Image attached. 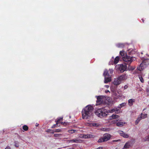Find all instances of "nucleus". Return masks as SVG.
<instances>
[{
    "mask_svg": "<svg viewBox=\"0 0 149 149\" xmlns=\"http://www.w3.org/2000/svg\"><path fill=\"white\" fill-rule=\"evenodd\" d=\"M126 105V103H122V104H120V105L119 107L120 108L122 107L125 106Z\"/></svg>",
    "mask_w": 149,
    "mask_h": 149,
    "instance_id": "31",
    "label": "nucleus"
},
{
    "mask_svg": "<svg viewBox=\"0 0 149 149\" xmlns=\"http://www.w3.org/2000/svg\"><path fill=\"white\" fill-rule=\"evenodd\" d=\"M125 46L124 43H118L116 45V46L118 48H123Z\"/></svg>",
    "mask_w": 149,
    "mask_h": 149,
    "instance_id": "16",
    "label": "nucleus"
},
{
    "mask_svg": "<svg viewBox=\"0 0 149 149\" xmlns=\"http://www.w3.org/2000/svg\"><path fill=\"white\" fill-rule=\"evenodd\" d=\"M116 125L118 127H122L123 125V123L121 122H118L116 123Z\"/></svg>",
    "mask_w": 149,
    "mask_h": 149,
    "instance_id": "20",
    "label": "nucleus"
},
{
    "mask_svg": "<svg viewBox=\"0 0 149 149\" xmlns=\"http://www.w3.org/2000/svg\"><path fill=\"white\" fill-rule=\"evenodd\" d=\"M118 78L121 82L122 81L126 79L127 78V77L125 74H123L119 76L118 77Z\"/></svg>",
    "mask_w": 149,
    "mask_h": 149,
    "instance_id": "10",
    "label": "nucleus"
},
{
    "mask_svg": "<svg viewBox=\"0 0 149 149\" xmlns=\"http://www.w3.org/2000/svg\"><path fill=\"white\" fill-rule=\"evenodd\" d=\"M141 115L142 116L143 118V119L146 117L147 115L146 114H143L142 113H141Z\"/></svg>",
    "mask_w": 149,
    "mask_h": 149,
    "instance_id": "29",
    "label": "nucleus"
},
{
    "mask_svg": "<svg viewBox=\"0 0 149 149\" xmlns=\"http://www.w3.org/2000/svg\"><path fill=\"white\" fill-rule=\"evenodd\" d=\"M128 87V86L127 85H125L124 86V89H127Z\"/></svg>",
    "mask_w": 149,
    "mask_h": 149,
    "instance_id": "38",
    "label": "nucleus"
},
{
    "mask_svg": "<svg viewBox=\"0 0 149 149\" xmlns=\"http://www.w3.org/2000/svg\"><path fill=\"white\" fill-rule=\"evenodd\" d=\"M139 77L140 80V81L142 83H143L144 82V80L143 77H141V76L140 75H139Z\"/></svg>",
    "mask_w": 149,
    "mask_h": 149,
    "instance_id": "25",
    "label": "nucleus"
},
{
    "mask_svg": "<svg viewBox=\"0 0 149 149\" xmlns=\"http://www.w3.org/2000/svg\"><path fill=\"white\" fill-rule=\"evenodd\" d=\"M105 86L107 88H108L109 87V85H105Z\"/></svg>",
    "mask_w": 149,
    "mask_h": 149,
    "instance_id": "41",
    "label": "nucleus"
},
{
    "mask_svg": "<svg viewBox=\"0 0 149 149\" xmlns=\"http://www.w3.org/2000/svg\"><path fill=\"white\" fill-rule=\"evenodd\" d=\"M47 132H50L51 133L53 134L54 133V131L53 130H50V129H48L47 131Z\"/></svg>",
    "mask_w": 149,
    "mask_h": 149,
    "instance_id": "30",
    "label": "nucleus"
},
{
    "mask_svg": "<svg viewBox=\"0 0 149 149\" xmlns=\"http://www.w3.org/2000/svg\"><path fill=\"white\" fill-rule=\"evenodd\" d=\"M111 111L112 112L116 111H117V109H113L111 110Z\"/></svg>",
    "mask_w": 149,
    "mask_h": 149,
    "instance_id": "35",
    "label": "nucleus"
},
{
    "mask_svg": "<svg viewBox=\"0 0 149 149\" xmlns=\"http://www.w3.org/2000/svg\"><path fill=\"white\" fill-rule=\"evenodd\" d=\"M118 141V140H114L113 141Z\"/></svg>",
    "mask_w": 149,
    "mask_h": 149,
    "instance_id": "46",
    "label": "nucleus"
},
{
    "mask_svg": "<svg viewBox=\"0 0 149 149\" xmlns=\"http://www.w3.org/2000/svg\"><path fill=\"white\" fill-rule=\"evenodd\" d=\"M111 136L108 134H104L102 137L100 139L97 141L98 143H102L109 140L110 139Z\"/></svg>",
    "mask_w": 149,
    "mask_h": 149,
    "instance_id": "4",
    "label": "nucleus"
},
{
    "mask_svg": "<svg viewBox=\"0 0 149 149\" xmlns=\"http://www.w3.org/2000/svg\"><path fill=\"white\" fill-rule=\"evenodd\" d=\"M145 109H144L143 110V111H144V110H145Z\"/></svg>",
    "mask_w": 149,
    "mask_h": 149,
    "instance_id": "48",
    "label": "nucleus"
},
{
    "mask_svg": "<svg viewBox=\"0 0 149 149\" xmlns=\"http://www.w3.org/2000/svg\"><path fill=\"white\" fill-rule=\"evenodd\" d=\"M103 75L104 77H109V74L108 73V71L107 70H105L104 72Z\"/></svg>",
    "mask_w": 149,
    "mask_h": 149,
    "instance_id": "17",
    "label": "nucleus"
},
{
    "mask_svg": "<svg viewBox=\"0 0 149 149\" xmlns=\"http://www.w3.org/2000/svg\"><path fill=\"white\" fill-rule=\"evenodd\" d=\"M22 129L24 131H26L28 130L29 127L27 125H25L22 127Z\"/></svg>",
    "mask_w": 149,
    "mask_h": 149,
    "instance_id": "21",
    "label": "nucleus"
},
{
    "mask_svg": "<svg viewBox=\"0 0 149 149\" xmlns=\"http://www.w3.org/2000/svg\"><path fill=\"white\" fill-rule=\"evenodd\" d=\"M104 83H107L111 81V77H104Z\"/></svg>",
    "mask_w": 149,
    "mask_h": 149,
    "instance_id": "12",
    "label": "nucleus"
},
{
    "mask_svg": "<svg viewBox=\"0 0 149 149\" xmlns=\"http://www.w3.org/2000/svg\"><path fill=\"white\" fill-rule=\"evenodd\" d=\"M127 68V65L121 64L119 65V68L121 72H124Z\"/></svg>",
    "mask_w": 149,
    "mask_h": 149,
    "instance_id": "6",
    "label": "nucleus"
},
{
    "mask_svg": "<svg viewBox=\"0 0 149 149\" xmlns=\"http://www.w3.org/2000/svg\"><path fill=\"white\" fill-rule=\"evenodd\" d=\"M128 54H129L130 55H133L134 54H135V51L134 50L132 49L131 50L130 49L129 50Z\"/></svg>",
    "mask_w": 149,
    "mask_h": 149,
    "instance_id": "18",
    "label": "nucleus"
},
{
    "mask_svg": "<svg viewBox=\"0 0 149 149\" xmlns=\"http://www.w3.org/2000/svg\"><path fill=\"white\" fill-rule=\"evenodd\" d=\"M38 125H39V124H38L37 125V123H36V127H37V126H38Z\"/></svg>",
    "mask_w": 149,
    "mask_h": 149,
    "instance_id": "47",
    "label": "nucleus"
},
{
    "mask_svg": "<svg viewBox=\"0 0 149 149\" xmlns=\"http://www.w3.org/2000/svg\"><path fill=\"white\" fill-rule=\"evenodd\" d=\"M63 119V117H60L57 118V120H56L57 126H58V124L60 123H61V124L63 125H64L66 123H63V122H61V121H62Z\"/></svg>",
    "mask_w": 149,
    "mask_h": 149,
    "instance_id": "8",
    "label": "nucleus"
},
{
    "mask_svg": "<svg viewBox=\"0 0 149 149\" xmlns=\"http://www.w3.org/2000/svg\"><path fill=\"white\" fill-rule=\"evenodd\" d=\"M105 92L106 93H107V92H109V91L108 90L105 91Z\"/></svg>",
    "mask_w": 149,
    "mask_h": 149,
    "instance_id": "43",
    "label": "nucleus"
},
{
    "mask_svg": "<svg viewBox=\"0 0 149 149\" xmlns=\"http://www.w3.org/2000/svg\"><path fill=\"white\" fill-rule=\"evenodd\" d=\"M142 20L143 22V23H144V20L143 19H142Z\"/></svg>",
    "mask_w": 149,
    "mask_h": 149,
    "instance_id": "45",
    "label": "nucleus"
},
{
    "mask_svg": "<svg viewBox=\"0 0 149 149\" xmlns=\"http://www.w3.org/2000/svg\"><path fill=\"white\" fill-rule=\"evenodd\" d=\"M102 100L101 96H97L96 101V105H100L102 103Z\"/></svg>",
    "mask_w": 149,
    "mask_h": 149,
    "instance_id": "9",
    "label": "nucleus"
},
{
    "mask_svg": "<svg viewBox=\"0 0 149 149\" xmlns=\"http://www.w3.org/2000/svg\"><path fill=\"white\" fill-rule=\"evenodd\" d=\"M53 131L54 133V132H60L61 131V129H56L53 130Z\"/></svg>",
    "mask_w": 149,
    "mask_h": 149,
    "instance_id": "27",
    "label": "nucleus"
},
{
    "mask_svg": "<svg viewBox=\"0 0 149 149\" xmlns=\"http://www.w3.org/2000/svg\"><path fill=\"white\" fill-rule=\"evenodd\" d=\"M120 54L122 56L123 60L128 64L131 63L133 61L136 59V58L134 57L127 56L124 51H120Z\"/></svg>",
    "mask_w": 149,
    "mask_h": 149,
    "instance_id": "2",
    "label": "nucleus"
},
{
    "mask_svg": "<svg viewBox=\"0 0 149 149\" xmlns=\"http://www.w3.org/2000/svg\"><path fill=\"white\" fill-rule=\"evenodd\" d=\"M15 146L16 147H19V145H15Z\"/></svg>",
    "mask_w": 149,
    "mask_h": 149,
    "instance_id": "44",
    "label": "nucleus"
},
{
    "mask_svg": "<svg viewBox=\"0 0 149 149\" xmlns=\"http://www.w3.org/2000/svg\"><path fill=\"white\" fill-rule=\"evenodd\" d=\"M143 118L142 116L141 115V116H140L138 117L137 119H138V120H139V121H140Z\"/></svg>",
    "mask_w": 149,
    "mask_h": 149,
    "instance_id": "32",
    "label": "nucleus"
},
{
    "mask_svg": "<svg viewBox=\"0 0 149 149\" xmlns=\"http://www.w3.org/2000/svg\"><path fill=\"white\" fill-rule=\"evenodd\" d=\"M135 100L134 99H130L128 101V103L129 104V105L130 106H132L133 105V103L134 102Z\"/></svg>",
    "mask_w": 149,
    "mask_h": 149,
    "instance_id": "14",
    "label": "nucleus"
},
{
    "mask_svg": "<svg viewBox=\"0 0 149 149\" xmlns=\"http://www.w3.org/2000/svg\"><path fill=\"white\" fill-rule=\"evenodd\" d=\"M61 135V134H54V136L56 137H59V135Z\"/></svg>",
    "mask_w": 149,
    "mask_h": 149,
    "instance_id": "33",
    "label": "nucleus"
},
{
    "mask_svg": "<svg viewBox=\"0 0 149 149\" xmlns=\"http://www.w3.org/2000/svg\"><path fill=\"white\" fill-rule=\"evenodd\" d=\"M140 121L139 120H138V119H137V120H136V121H135V124L136 125H137L138 124V123H139V122Z\"/></svg>",
    "mask_w": 149,
    "mask_h": 149,
    "instance_id": "37",
    "label": "nucleus"
},
{
    "mask_svg": "<svg viewBox=\"0 0 149 149\" xmlns=\"http://www.w3.org/2000/svg\"><path fill=\"white\" fill-rule=\"evenodd\" d=\"M68 141L69 142H74V139L70 140Z\"/></svg>",
    "mask_w": 149,
    "mask_h": 149,
    "instance_id": "34",
    "label": "nucleus"
},
{
    "mask_svg": "<svg viewBox=\"0 0 149 149\" xmlns=\"http://www.w3.org/2000/svg\"><path fill=\"white\" fill-rule=\"evenodd\" d=\"M144 141H149V135L143 138Z\"/></svg>",
    "mask_w": 149,
    "mask_h": 149,
    "instance_id": "26",
    "label": "nucleus"
},
{
    "mask_svg": "<svg viewBox=\"0 0 149 149\" xmlns=\"http://www.w3.org/2000/svg\"><path fill=\"white\" fill-rule=\"evenodd\" d=\"M111 118L112 119H116L118 118L119 117V116L117 115H116L114 114H113L111 116Z\"/></svg>",
    "mask_w": 149,
    "mask_h": 149,
    "instance_id": "22",
    "label": "nucleus"
},
{
    "mask_svg": "<svg viewBox=\"0 0 149 149\" xmlns=\"http://www.w3.org/2000/svg\"><path fill=\"white\" fill-rule=\"evenodd\" d=\"M56 124L54 125L51 127V128H55V127H57V126H56Z\"/></svg>",
    "mask_w": 149,
    "mask_h": 149,
    "instance_id": "36",
    "label": "nucleus"
},
{
    "mask_svg": "<svg viewBox=\"0 0 149 149\" xmlns=\"http://www.w3.org/2000/svg\"><path fill=\"white\" fill-rule=\"evenodd\" d=\"M118 132L120 136L124 138H128L129 137V135L128 134L123 132L122 131H119Z\"/></svg>",
    "mask_w": 149,
    "mask_h": 149,
    "instance_id": "7",
    "label": "nucleus"
},
{
    "mask_svg": "<svg viewBox=\"0 0 149 149\" xmlns=\"http://www.w3.org/2000/svg\"><path fill=\"white\" fill-rule=\"evenodd\" d=\"M96 115L98 117L102 118L106 116L107 113V110L103 108H100L97 109L95 112Z\"/></svg>",
    "mask_w": 149,
    "mask_h": 149,
    "instance_id": "3",
    "label": "nucleus"
},
{
    "mask_svg": "<svg viewBox=\"0 0 149 149\" xmlns=\"http://www.w3.org/2000/svg\"><path fill=\"white\" fill-rule=\"evenodd\" d=\"M134 142V140H131L130 141H128L127 142V143H128L127 144L129 145L130 147H131L133 146Z\"/></svg>",
    "mask_w": 149,
    "mask_h": 149,
    "instance_id": "13",
    "label": "nucleus"
},
{
    "mask_svg": "<svg viewBox=\"0 0 149 149\" xmlns=\"http://www.w3.org/2000/svg\"><path fill=\"white\" fill-rule=\"evenodd\" d=\"M148 84H149V83H148Z\"/></svg>",
    "mask_w": 149,
    "mask_h": 149,
    "instance_id": "49",
    "label": "nucleus"
},
{
    "mask_svg": "<svg viewBox=\"0 0 149 149\" xmlns=\"http://www.w3.org/2000/svg\"><path fill=\"white\" fill-rule=\"evenodd\" d=\"M87 135L88 136H87V137H85L86 138H88L90 137V135Z\"/></svg>",
    "mask_w": 149,
    "mask_h": 149,
    "instance_id": "42",
    "label": "nucleus"
},
{
    "mask_svg": "<svg viewBox=\"0 0 149 149\" xmlns=\"http://www.w3.org/2000/svg\"><path fill=\"white\" fill-rule=\"evenodd\" d=\"M118 121V120H114L113 121V123H116V122Z\"/></svg>",
    "mask_w": 149,
    "mask_h": 149,
    "instance_id": "39",
    "label": "nucleus"
},
{
    "mask_svg": "<svg viewBox=\"0 0 149 149\" xmlns=\"http://www.w3.org/2000/svg\"><path fill=\"white\" fill-rule=\"evenodd\" d=\"M5 149H10V147L7 146Z\"/></svg>",
    "mask_w": 149,
    "mask_h": 149,
    "instance_id": "40",
    "label": "nucleus"
},
{
    "mask_svg": "<svg viewBox=\"0 0 149 149\" xmlns=\"http://www.w3.org/2000/svg\"><path fill=\"white\" fill-rule=\"evenodd\" d=\"M119 57L117 56L116 57V58H115L114 61V63L115 64H116L118 62L119 60Z\"/></svg>",
    "mask_w": 149,
    "mask_h": 149,
    "instance_id": "19",
    "label": "nucleus"
},
{
    "mask_svg": "<svg viewBox=\"0 0 149 149\" xmlns=\"http://www.w3.org/2000/svg\"><path fill=\"white\" fill-rule=\"evenodd\" d=\"M146 61H143L140 64L139 67L138 68L139 70L140 71L142 70L144 68L146 67L147 64L146 63Z\"/></svg>",
    "mask_w": 149,
    "mask_h": 149,
    "instance_id": "5",
    "label": "nucleus"
},
{
    "mask_svg": "<svg viewBox=\"0 0 149 149\" xmlns=\"http://www.w3.org/2000/svg\"><path fill=\"white\" fill-rule=\"evenodd\" d=\"M121 82L118 77L114 81H113V84L114 85L117 86L119 85L121 83Z\"/></svg>",
    "mask_w": 149,
    "mask_h": 149,
    "instance_id": "11",
    "label": "nucleus"
},
{
    "mask_svg": "<svg viewBox=\"0 0 149 149\" xmlns=\"http://www.w3.org/2000/svg\"><path fill=\"white\" fill-rule=\"evenodd\" d=\"M94 108L91 105L86 107L82 111V115L83 119H87L91 117L93 114Z\"/></svg>",
    "mask_w": 149,
    "mask_h": 149,
    "instance_id": "1",
    "label": "nucleus"
},
{
    "mask_svg": "<svg viewBox=\"0 0 149 149\" xmlns=\"http://www.w3.org/2000/svg\"><path fill=\"white\" fill-rule=\"evenodd\" d=\"M74 142L77 143H81L82 142V140L81 139H74Z\"/></svg>",
    "mask_w": 149,
    "mask_h": 149,
    "instance_id": "24",
    "label": "nucleus"
},
{
    "mask_svg": "<svg viewBox=\"0 0 149 149\" xmlns=\"http://www.w3.org/2000/svg\"><path fill=\"white\" fill-rule=\"evenodd\" d=\"M127 144H128V143H127L125 144L123 148V149H127L130 147Z\"/></svg>",
    "mask_w": 149,
    "mask_h": 149,
    "instance_id": "23",
    "label": "nucleus"
},
{
    "mask_svg": "<svg viewBox=\"0 0 149 149\" xmlns=\"http://www.w3.org/2000/svg\"><path fill=\"white\" fill-rule=\"evenodd\" d=\"M75 130H68V132L71 134H73L75 132Z\"/></svg>",
    "mask_w": 149,
    "mask_h": 149,
    "instance_id": "28",
    "label": "nucleus"
},
{
    "mask_svg": "<svg viewBox=\"0 0 149 149\" xmlns=\"http://www.w3.org/2000/svg\"><path fill=\"white\" fill-rule=\"evenodd\" d=\"M130 64L131 63L129 64H128L127 63V62H125V64L126 65H128V66L127 67L128 68V69L129 70H134L135 69V68L133 67V66H131L130 65Z\"/></svg>",
    "mask_w": 149,
    "mask_h": 149,
    "instance_id": "15",
    "label": "nucleus"
}]
</instances>
